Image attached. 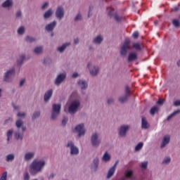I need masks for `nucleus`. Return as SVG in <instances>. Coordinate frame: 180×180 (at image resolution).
I'll return each instance as SVG.
<instances>
[{
	"label": "nucleus",
	"instance_id": "a18cd8bd",
	"mask_svg": "<svg viewBox=\"0 0 180 180\" xmlns=\"http://www.w3.org/2000/svg\"><path fill=\"white\" fill-rule=\"evenodd\" d=\"M67 122H68V118H67V117H64L62 120V125L65 126L67 124Z\"/></svg>",
	"mask_w": 180,
	"mask_h": 180
},
{
	"label": "nucleus",
	"instance_id": "de8ad7c7",
	"mask_svg": "<svg viewBox=\"0 0 180 180\" xmlns=\"http://www.w3.org/2000/svg\"><path fill=\"white\" fill-rule=\"evenodd\" d=\"M147 165H148V162H143L141 163V167L143 168L144 169H146V168H147Z\"/></svg>",
	"mask_w": 180,
	"mask_h": 180
},
{
	"label": "nucleus",
	"instance_id": "aec40b11",
	"mask_svg": "<svg viewBox=\"0 0 180 180\" xmlns=\"http://www.w3.org/2000/svg\"><path fill=\"white\" fill-rule=\"evenodd\" d=\"M78 85H79L82 89H86V88H88V84L85 81L79 80L78 82Z\"/></svg>",
	"mask_w": 180,
	"mask_h": 180
},
{
	"label": "nucleus",
	"instance_id": "9d476101",
	"mask_svg": "<svg viewBox=\"0 0 180 180\" xmlns=\"http://www.w3.org/2000/svg\"><path fill=\"white\" fill-rule=\"evenodd\" d=\"M56 15L58 19H63L64 18V8L61 6L58 7Z\"/></svg>",
	"mask_w": 180,
	"mask_h": 180
},
{
	"label": "nucleus",
	"instance_id": "09e8293b",
	"mask_svg": "<svg viewBox=\"0 0 180 180\" xmlns=\"http://www.w3.org/2000/svg\"><path fill=\"white\" fill-rule=\"evenodd\" d=\"M115 19L117 22H120V20H122V17L119 16L117 14H115Z\"/></svg>",
	"mask_w": 180,
	"mask_h": 180
},
{
	"label": "nucleus",
	"instance_id": "1a4fd4ad",
	"mask_svg": "<svg viewBox=\"0 0 180 180\" xmlns=\"http://www.w3.org/2000/svg\"><path fill=\"white\" fill-rule=\"evenodd\" d=\"M101 143V140L98 139V134H94L91 136V144L94 147H98Z\"/></svg>",
	"mask_w": 180,
	"mask_h": 180
},
{
	"label": "nucleus",
	"instance_id": "0eeeda50",
	"mask_svg": "<svg viewBox=\"0 0 180 180\" xmlns=\"http://www.w3.org/2000/svg\"><path fill=\"white\" fill-rule=\"evenodd\" d=\"M76 133L78 134L79 137L82 136H85V128L84 124H80L77 125L75 129Z\"/></svg>",
	"mask_w": 180,
	"mask_h": 180
},
{
	"label": "nucleus",
	"instance_id": "412c9836",
	"mask_svg": "<svg viewBox=\"0 0 180 180\" xmlns=\"http://www.w3.org/2000/svg\"><path fill=\"white\" fill-rule=\"evenodd\" d=\"M142 129H148V122H147V120H146V117H142Z\"/></svg>",
	"mask_w": 180,
	"mask_h": 180
},
{
	"label": "nucleus",
	"instance_id": "4468645a",
	"mask_svg": "<svg viewBox=\"0 0 180 180\" xmlns=\"http://www.w3.org/2000/svg\"><path fill=\"white\" fill-rule=\"evenodd\" d=\"M56 25H57V22L56 21L52 22L51 23L46 26V30H47V32H52V30H54V27H56Z\"/></svg>",
	"mask_w": 180,
	"mask_h": 180
},
{
	"label": "nucleus",
	"instance_id": "20e7f679",
	"mask_svg": "<svg viewBox=\"0 0 180 180\" xmlns=\"http://www.w3.org/2000/svg\"><path fill=\"white\" fill-rule=\"evenodd\" d=\"M53 111L51 117L54 120L57 118V116L60 115V112L61 110V105L60 104H53Z\"/></svg>",
	"mask_w": 180,
	"mask_h": 180
},
{
	"label": "nucleus",
	"instance_id": "3c124183",
	"mask_svg": "<svg viewBox=\"0 0 180 180\" xmlns=\"http://www.w3.org/2000/svg\"><path fill=\"white\" fill-rule=\"evenodd\" d=\"M18 117H25V116H26V114L25 112H18Z\"/></svg>",
	"mask_w": 180,
	"mask_h": 180
},
{
	"label": "nucleus",
	"instance_id": "79ce46f5",
	"mask_svg": "<svg viewBox=\"0 0 180 180\" xmlns=\"http://www.w3.org/2000/svg\"><path fill=\"white\" fill-rule=\"evenodd\" d=\"M130 96V89L129 88V86H127L125 88V96Z\"/></svg>",
	"mask_w": 180,
	"mask_h": 180
},
{
	"label": "nucleus",
	"instance_id": "39448f33",
	"mask_svg": "<svg viewBox=\"0 0 180 180\" xmlns=\"http://www.w3.org/2000/svg\"><path fill=\"white\" fill-rule=\"evenodd\" d=\"M13 77H15V68H12L5 73L4 81H6V82H11Z\"/></svg>",
	"mask_w": 180,
	"mask_h": 180
},
{
	"label": "nucleus",
	"instance_id": "2eb2a0df",
	"mask_svg": "<svg viewBox=\"0 0 180 180\" xmlns=\"http://www.w3.org/2000/svg\"><path fill=\"white\" fill-rule=\"evenodd\" d=\"M169 140H170L169 136L168 135L165 136L163 138L162 143L160 146L161 148H164V147H165V145L169 143Z\"/></svg>",
	"mask_w": 180,
	"mask_h": 180
},
{
	"label": "nucleus",
	"instance_id": "c03bdc74",
	"mask_svg": "<svg viewBox=\"0 0 180 180\" xmlns=\"http://www.w3.org/2000/svg\"><path fill=\"white\" fill-rule=\"evenodd\" d=\"M171 162V158H166L162 161V164H169Z\"/></svg>",
	"mask_w": 180,
	"mask_h": 180
},
{
	"label": "nucleus",
	"instance_id": "13d9d810",
	"mask_svg": "<svg viewBox=\"0 0 180 180\" xmlns=\"http://www.w3.org/2000/svg\"><path fill=\"white\" fill-rule=\"evenodd\" d=\"M81 18H82L81 14H78V15L75 17V20H81Z\"/></svg>",
	"mask_w": 180,
	"mask_h": 180
},
{
	"label": "nucleus",
	"instance_id": "a19ab883",
	"mask_svg": "<svg viewBox=\"0 0 180 180\" xmlns=\"http://www.w3.org/2000/svg\"><path fill=\"white\" fill-rule=\"evenodd\" d=\"M133 47L135 50H141V46L139 43L134 44Z\"/></svg>",
	"mask_w": 180,
	"mask_h": 180
},
{
	"label": "nucleus",
	"instance_id": "f704fd0d",
	"mask_svg": "<svg viewBox=\"0 0 180 180\" xmlns=\"http://www.w3.org/2000/svg\"><path fill=\"white\" fill-rule=\"evenodd\" d=\"M127 99H129V96H124L122 97H120L119 98V101L121 103H124V102H127Z\"/></svg>",
	"mask_w": 180,
	"mask_h": 180
},
{
	"label": "nucleus",
	"instance_id": "5fc2aeb1",
	"mask_svg": "<svg viewBox=\"0 0 180 180\" xmlns=\"http://www.w3.org/2000/svg\"><path fill=\"white\" fill-rule=\"evenodd\" d=\"M50 61H51V60L50 58H46V59L44 60V64H47V63H48L49 64H50Z\"/></svg>",
	"mask_w": 180,
	"mask_h": 180
},
{
	"label": "nucleus",
	"instance_id": "2f4dec72",
	"mask_svg": "<svg viewBox=\"0 0 180 180\" xmlns=\"http://www.w3.org/2000/svg\"><path fill=\"white\" fill-rule=\"evenodd\" d=\"M13 160H15V155L9 154L6 156L7 162H9V161H13Z\"/></svg>",
	"mask_w": 180,
	"mask_h": 180
},
{
	"label": "nucleus",
	"instance_id": "0e129e2a",
	"mask_svg": "<svg viewBox=\"0 0 180 180\" xmlns=\"http://www.w3.org/2000/svg\"><path fill=\"white\" fill-rule=\"evenodd\" d=\"M119 164V160H117L115 163V165H113L112 168L116 169V167H117V165Z\"/></svg>",
	"mask_w": 180,
	"mask_h": 180
},
{
	"label": "nucleus",
	"instance_id": "58836bf2",
	"mask_svg": "<svg viewBox=\"0 0 180 180\" xmlns=\"http://www.w3.org/2000/svg\"><path fill=\"white\" fill-rule=\"evenodd\" d=\"M25 40H26V41H27V43H33V41H36V39L31 37H27L25 38Z\"/></svg>",
	"mask_w": 180,
	"mask_h": 180
},
{
	"label": "nucleus",
	"instance_id": "473e14b6",
	"mask_svg": "<svg viewBox=\"0 0 180 180\" xmlns=\"http://www.w3.org/2000/svg\"><path fill=\"white\" fill-rule=\"evenodd\" d=\"M178 113H180V110H177L174 111L173 113H172L170 115H169L167 117V120H171V119H172V117H174V116H175V115H178Z\"/></svg>",
	"mask_w": 180,
	"mask_h": 180
},
{
	"label": "nucleus",
	"instance_id": "e2e57ef3",
	"mask_svg": "<svg viewBox=\"0 0 180 180\" xmlns=\"http://www.w3.org/2000/svg\"><path fill=\"white\" fill-rule=\"evenodd\" d=\"M22 16V13L20 11H18L16 13L17 18H20Z\"/></svg>",
	"mask_w": 180,
	"mask_h": 180
},
{
	"label": "nucleus",
	"instance_id": "864d4df0",
	"mask_svg": "<svg viewBox=\"0 0 180 180\" xmlns=\"http://www.w3.org/2000/svg\"><path fill=\"white\" fill-rule=\"evenodd\" d=\"M158 105H164V100L159 99L157 102Z\"/></svg>",
	"mask_w": 180,
	"mask_h": 180
},
{
	"label": "nucleus",
	"instance_id": "338daca9",
	"mask_svg": "<svg viewBox=\"0 0 180 180\" xmlns=\"http://www.w3.org/2000/svg\"><path fill=\"white\" fill-rule=\"evenodd\" d=\"M77 77H78V73L77 72L73 73L72 78H77Z\"/></svg>",
	"mask_w": 180,
	"mask_h": 180
},
{
	"label": "nucleus",
	"instance_id": "423d86ee",
	"mask_svg": "<svg viewBox=\"0 0 180 180\" xmlns=\"http://www.w3.org/2000/svg\"><path fill=\"white\" fill-rule=\"evenodd\" d=\"M78 108H79V101H75L72 102L69 106V113H75L78 110Z\"/></svg>",
	"mask_w": 180,
	"mask_h": 180
},
{
	"label": "nucleus",
	"instance_id": "a878e982",
	"mask_svg": "<svg viewBox=\"0 0 180 180\" xmlns=\"http://www.w3.org/2000/svg\"><path fill=\"white\" fill-rule=\"evenodd\" d=\"M173 26L176 27V29L180 27V21L178 19H174L172 22Z\"/></svg>",
	"mask_w": 180,
	"mask_h": 180
},
{
	"label": "nucleus",
	"instance_id": "5701e85b",
	"mask_svg": "<svg viewBox=\"0 0 180 180\" xmlns=\"http://www.w3.org/2000/svg\"><path fill=\"white\" fill-rule=\"evenodd\" d=\"M32 157H34V153H27L25 155V160L29 161V160H32Z\"/></svg>",
	"mask_w": 180,
	"mask_h": 180
},
{
	"label": "nucleus",
	"instance_id": "6e6d98bb",
	"mask_svg": "<svg viewBox=\"0 0 180 180\" xmlns=\"http://www.w3.org/2000/svg\"><path fill=\"white\" fill-rule=\"evenodd\" d=\"M25 82H26V79H21L20 82V86H23Z\"/></svg>",
	"mask_w": 180,
	"mask_h": 180
},
{
	"label": "nucleus",
	"instance_id": "f3484780",
	"mask_svg": "<svg viewBox=\"0 0 180 180\" xmlns=\"http://www.w3.org/2000/svg\"><path fill=\"white\" fill-rule=\"evenodd\" d=\"M134 60H137V53H131L128 56L129 63H131V61H134Z\"/></svg>",
	"mask_w": 180,
	"mask_h": 180
},
{
	"label": "nucleus",
	"instance_id": "f8f14e48",
	"mask_svg": "<svg viewBox=\"0 0 180 180\" xmlns=\"http://www.w3.org/2000/svg\"><path fill=\"white\" fill-rule=\"evenodd\" d=\"M129 125H123L120 127V136H121V137H123L124 136H126V132L127 131V130H129Z\"/></svg>",
	"mask_w": 180,
	"mask_h": 180
},
{
	"label": "nucleus",
	"instance_id": "9b49d317",
	"mask_svg": "<svg viewBox=\"0 0 180 180\" xmlns=\"http://www.w3.org/2000/svg\"><path fill=\"white\" fill-rule=\"evenodd\" d=\"M88 68L90 71V74L93 76L97 75L99 72V68L94 66L93 69L91 68V63L88 64Z\"/></svg>",
	"mask_w": 180,
	"mask_h": 180
},
{
	"label": "nucleus",
	"instance_id": "603ef678",
	"mask_svg": "<svg viewBox=\"0 0 180 180\" xmlns=\"http://www.w3.org/2000/svg\"><path fill=\"white\" fill-rule=\"evenodd\" d=\"M139 32H134V34H133V37H134V39H137V37H139Z\"/></svg>",
	"mask_w": 180,
	"mask_h": 180
},
{
	"label": "nucleus",
	"instance_id": "4c0bfd02",
	"mask_svg": "<svg viewBox=\"0 0 180 180\" xmlns=\"http://www.w3.org/2000/svg\"><path fill=\"white\" fill-rule=\"evenodd\" d=\"M25 56L22 55L20 56V60L17 61L18 65H21L22 63L25 60Z\"/></svg>",
	"mask_w": 180,
	"mask_h": 180
},
{
	"label": "nucleus",
	"instance_id": "c85d7f7f",
	"mask_svg": "<svg viewBox=\"0 0 180 180\" xmlns=\"http://www.w3.org/2000/svg\"><path fill=\"white\" fill-rule=\"evenodd\" d=\"M12 134H13V130H8V131L6 134L8 143H9V141H11V139L12 138Z\"/></svg>",
	"mask_w": 180,
	"mask_h": 180
},
{
	"label": "nucleus",
	"instance_id": "dca6fc26",
	"mask_svg": "<svg viewBox=\"0 0 180 180\" xmlns=\"http://www.w3.org/2000/svg\"><path fill=\"white\" fill-rule=\"evenodd\" d=\"M98 165H99V159L96 158L94 160L93 163L91 164V169L96 171V169H98Z\"/></svg>",
	"mask_w": 180,
	"mask_h": 180
},
{
	"label": "nucleus",
	"instance_id": "c9c22d12",
	"mask_svg": "<svg viewBox=\"0 0 180 180\" xmlns=\"http://www.w3.org/2000/svg\"><path fill=\"white\" fill-rule=\"evenodd\" d=\"M143 142H140L135 148L136 151H140L141 148H143Z\"/></svg>",
	"mask_w": 180,
	"mask_h": 180
},
{
	"label": "nucleus",
	"instance_id": "ea45409f",
	"mask_svg": "<svg viewBox=\"0 0 180 180\" xmlns=\"http://www.w3.org/2000/svg\"><path fill=\"white\" fill-rule=\"evenodd\" d=\"M6 178H8V172H4L0 177V180H6Z\"/></svg>",
	"mask_w": 180,
	"mask_h": 180
},
{
	"label": "nucleus",
	"instance_id": "052dcab7",
	"mask_svg": "<svg viewBox=\"0 0 180 180\" xmlns=\"http://www.w3.org/2000/svg\"><path fill=\"white\" fill-rule=\"evenodd\" d=\"M112 103H113V98H109L108 100V105H112Z\"/></svg>",
	"mask_w": 180,
	"mask_h": 180
},
{
	"label": "nucleus",
	"instance_id": "7ed1b4c3",
	"mask_svg": "<svg viewBox=\"0 0 180 180\" xmlns=\"http://www.w3.org/2000/svg\"><path fill=\"white\" fill-rule=\"evenodd\" d=\"M129 50H130V40L126 39L122 46L121 47V50H120L121 56H126Z\"/></svg>",
	"mask_w": 180,
	"mask_h": 180
},
{
	"label": "nucleus",
	"instance_id": "f257e3e1",
	"mask_svg": "<svg viewBox=\"0 0 180 180\" xmlns=\"http://www.w3.org/2000/svg\"><path fill=\"white\" fill-rule=\"evenodd\" d=\"M46 165V162L43 160H34L31 164V169L34 171V172H40L41 168Z\"/></svg>",
	"mask_w": 180,
	"mask_h": 180
},
{
	"label": "nucleus",
	"instance_id": "b1692460",
	"mask_svg": "<svg viewBox=\"0 0 180 180\" xmlns=\"http://www.w3.org/2000/svg\"><path fill=\"white\" fill-rule=\"evenodd\" d=\"M2 6L3 8H9V6H12V0H6L2 4Z\"/></svg>",
	"mask_w": 180,
	"mask_h": 180
},
{
	"label": "nucleus",
	"instance_id": "6ab92c4d",
	"mask_svg": "<svg viewBox=\"0 0 180 180\" xmlns=\"http://www.w3.org/2000/svg\"><path fill=\"white\" fill-rule=\"evenodd\" d=\"M133 175H134V172L132 170H127L124 173L125 178H128V179H133Z\"/></svg>",
	"mask_w": 180,
	"mask_h": 180
},
{
	"label": "nucleus",
	"instance_id": "c756f323",
	"mask_svg": "<svg viewBox=\"0 0 180 180\" xmlns=\"http://www.w3.org/2000/svg\"><path fill=\"white\" fill-rule=\"evenodd\" d=\"M159 110H160V108L157 106L153 107L150 109V115H153L155 113H158Z\"/></svg>",
	"mask_w": 180,
	"mask_h": 180
},
{
	"label": "nucleus",
	"instance_id": "4d7b16f0",
	"mask_svg": "<svg viewBox=\"0 0 180 180\" xmlns=\"http://www.w3.org/2000/svg\"><path fill=\"white\" fill-rule=\"evenodd\" d=\"M49 6V3L46 2L45 4H43L41 8L42 9H46V8H47Z\"/></svg>",
	"mask_w": 180,
	"mask_h": 180
},
{
	"label": "nucleus",
	"instance_id": "bb28decb",
	"mask_svg": "<svg viewBox=\"0 0 180 180\" xmlns=\"http://www.w3.org/2000/svg\"><path fill=\"white\" fill-rule=\"evenodd\" d=\"M103 41V38L101 37V35L98 36L96 39H94V42L96 43V44H101Z\"/></svg>",
	"mask_w": 180,
	"mask_h": 180
},
{
	"label": "nucleus",
	"instance_id": "774afa93",
	"mask_svg": "<svg viewBox=\"0 0 180 180\" xmlns=\"http://www.w3.org/2000/svg\"><path fill=\"white\" fill-rule=\"evenodd\" d=\"M12 122V120L11 118H9L8 120H6L4 123L6 124V123H8V122Z\"/></svg>",
	"mask_w": 180,
	"mask_h": 180
},
{
	"label": "nucleus",
	"instance_id": "72a5a7b5",
	"mask_svg": "<svg viewBox=\"0 0 180 180\" xmlns=\"http://www.w3.org/2000/svg\"><path fill=\"white\" fill-rule=\"evenodd\" d=\"M107 11H108V16L112 18L113 16V13L115 12V8H112V7L107 8Z\"/></svg>",
	"mask_w": 180,
	"mask_h": 180
},
{
	"label": "nucleus",
	"instance_id": "4be33fe9",
	"mask_svg": "<svg viewBox=\"0 0 180 180\" xmlns=\"http://www.w3.org/2000/svg\"><path fill=\"white\" fill-rule=\"evenodd\" d=\"M115 171H116V169H115V167H111L108 171L107 178H112V176H113V174H115Z\"/></svg>",
	"mask_w": 180,
	"mask_h": 180
},
{
	"label": "nucleus",
	"instance_id": "bf43d9fd",
	"mask_svg": "<svg viewBox=\"0 0 180 180\" xmlns=\"http://www.w3.org/2000/svg\"><path fill=\"white\" fill-rule=\"evenodd\" d=\"M174 106H180V100H177L174 102Z\"/></svg>",
	"mask_w": 180,
	"mask_h": 180
},
{
	"label": "nucleus",
	"instance_id": "37998d69",
	"mask_svg": "<svg viewBox=\"0 0 180 180\" xmlns=\"http://www.w3.org/2000/svg\"><path fill=\"white\" fill-rule=\"evenodd\" d=\"M18 34H23L25 33V27H20L18 30Z\"/></svg>",
	"mask_w": 180,
	"mask_h": 180
},
{
	"label": "nucleus",
	"instance_id": "a211bd4d",
	"mask_svg": "<svg viewBox=\"0 0 180 180\" xmlns=\"http://www.w3.org/2000/svg\"><path fill=\"white\" fill-rule=\"evenodd\" d=\"M53 95V90H49L44 95V101L47 102L49 101L50 98H51Z\"/></svg>",
	"mask_w": 180,
	"mask_h": 180
},
{
	"label": "nucleus",
	"instance_id": "680f3d73",
	"mask_svg": "<svg viewBox=\"0 0 180 180\" xmlns=\"http://www.w3.org/2000/svg\"><path fill=\"white\" fill-rule=\"evenodd\" d=\"M174 11L178 12L179 11V5L174 7Z\"/></svg>",
	"mask_w": 180,
	"mask_h": 180
},
{
	"label": "nucleus",
	"instance_id": "49530a36",
	"mask_svg": "<svg viewBox=\"0 0 180 180\" xmlns=\"http://www.w3.org/2000/svg\"><path fill=\"white\" fill-rule=\"evenodd\" d=\"M40 116V112H34L32 115V119H37Z\"/></svg>",
	"mask_w": 180,
	"mask_h": 180
},
{
	"label": "nucleus",
	"instance_id": "69168bd1",
	"mask_svg": "<svg viewBox=\"0 0 180 180\" xmlns=\"http://www.w3.org/2000/svg\"><path fill=\"white\" fill-rule=\"evenodd\" d=\"M74 43H75V44H78L79 43V39H78V38L75 39L74 40Z\"/></svg>",
	"mask_w": 180,
	"mask_h": 180
},
{
	"label": "nucleus",
	"instance_id": "f03ea898",
	"mask_svg": "<svg viewBox=\"0 0 180 180\" xmlns=\"http://www.w3.org/2000/svg\"><path fill=\"white\" fill-rule=\"evenodd\" d=\"M15 126L18 129L22 128V132L20 134L19 132H16L15 134V139L16 140H22L23 139V131H25L26 127L23 126V121L22 120H18L15 122Z\"/></svg>",
	"mask_w": 180,
	"mask_h": 180
},
{
	"label": "nucleus",
	"instance_id": "7c9ffc66",
	"mask_svg": "<svg viewBox=\"0 0 180 180\" xmlns=\"http://www.w3.org/2000/svg\"><path fill=\"white\" fill-rule=\"evenodd\" d=\"M51 15H53V12L51 11V9H49V11H47L44 15V18L45 19H49V18H50V16H51Z\"/></svg>",
	"mask_w": 180,
	"mask_h": 180
},
{
	"label": "nucleus",
	"instance_id": "393cba45",
	"mask_svg": "<svg viewBox=\"0 0 180 180\" xmlns=\"http://www.w3.org/2000/svg\"><path fill=\"white\" fill-rule=\"evenodd\" d=\"M70 44L71 43L64 44L62 46L58 48V51H60V53H63V51H64L65 49H67V46H70Z\"/></svg>",
	"mask_w": 180,
	"mask_h": 180
},
{
	"label": "nucleus",
	"instance_id": "6e6552de",
	"mask_svg": "<svg viewBox=\"0 0 180 180\" xmlns=\"http://www.w3.org/2000/svg\"><path fill=\"white\" fill-rule=\"evenodd\" d=\"M67 147H70V154L72 155H76L78 154V153H79L78 148L75 146L72 142H69L67 145Z\"/></svg>",
	"mask_w": 180,
	"mask_h": 180
},
{
	"label": "nucleus",
	"instance_id": "ddd939ff",
	"mask_svg": "<svg viewBox=\"0 0 180 180\" xmlns=\"http://www.w3.org/2000/svg\"><path fill=\"white\" fill-rule=\"evenodd\" d=\"M65 79V74L63 73V74H60L55 82L56 85H60L61 84V82Z\"/></svg>",
	"mask_w": 180,
	"mask_h": 180
},
{
	"label": "nucleus",
	"instance_id": "cd10ccee",
	"mask_svg": "<svg viewBox=\"0 0 180 180\" xmlns=\"http://www.w3.org/2000/svg\"><path fill=\"white\" fill-rule=\"evenodd\" d=\"M34 53L35 54H41V53H43V47L42 46H37L34 49Z\"/></svg>",
	"mask_w": 180,
	"mask_h": 180
},
{
	"label": "nucleus",
	"instance_id": "e433bc0d",
	"mask_svg": "<svg viewBox=\"0 0 180 180\" xmlns=\"http://www.w3.org/2000/svg\"><path fill=\"white\" fill-rule=\"evenodd\" d=\"M103 161H109L110 160V155L106 152L103 157Z\"/></svg>",
	"mask_w": 180,
	"mask_h": 180
},
{
	"label": "nucleus",
	"instance_id": "8fccbe9b",
	"mask_svg": "<svg viewBox=\"0 0 180 180\" xmlns=\"http://www.w3.org/2000/svg\"><path fill=\"white\" fill-rule=\"evenodd\" d=\"M30 179V176H29V173L26 172L24 175V179L25 180H29Z\"/></svg>",
	"mask_w": 180,
	"mask_h": 180
}]
</instances>
